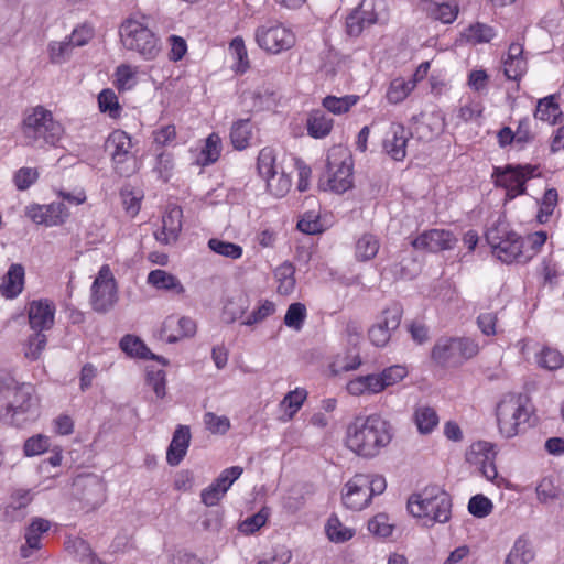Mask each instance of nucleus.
Instances as JSON below:
<instances>
[{
  "mask_svg": "<svg viewBox=\"0 0 564 564\" xmlns=\"http://www.w3.org/2000/svg\"><path fill=\"white\" fill-rule=\"evenodd\" d=\"M391 426L380 415L356 417L347 427L346 444L364 458L376 457L392 438Z\"/></svg>",
  "mask_w": 564,
  "mask_h": 564,
  "instance_id": "nucleus-1",
  "label": "nucleus"
},
{
  "mask_svg": "<svg viewBox=\"0 0 564 564\" xmlns=\"http://www.w3.org/2000/svg\"><path fill=\"white\" fill-rule=\"evenodd\" d=\"M22 132L28 144L42 148L46 144L56 145L64 133V129L58 121L54 120L50 110L37 106L25 113L22 121Z\"/></svg>",
  "mask_w": 564,
  "mask_h": 564,
  "instance_id": "nucleus-2",
  "label": "nucleus"
},
{
  "mask_svg": "<svg viewBox=\"0 0 564 564\" xmlns=\"http://www.w3.org/2000/svg\"><path fill=\"white\" fill-rule=\"evenodd\" d=\"M408 510L414 517L429 518L432 523H446L451 519L452 498L437 486L426 487L409 498Z\"/></svg>",
  "mask_w": 564,
  "mask_h": 564,
  "instance_id": "nucleus-3",
  "label": "nucleus"
},
{
  "mask_svg": "<svg viewBox=\"0 0 564 564\" xmlns=\"http://www.w3.org/2000/svg\"><path fill=\"white\" fill-rule=\"evenodd\" d=\"M486 240L491 246L494 253L505 263H527L528 256L523 254L524 239L508 225L498 221L486 232Z\"/></svg>",
  "mask_w": 564,
  "mask_h": 564,
  "instance_id": "nucleus-4",
  "label": "nucleus"
},
{
  "mask_svg": "<svg viewBox=\"0 0 564 564\" xmlns=\"http://www.w3.org/2000/svg\"><path fill=\"white\" fill-rule=\"evenodd\" d=\"M479 351L478 343L469 337H442L431 351L432 360L441 367H457L475 357Z\"/></svg>",
  "mask_w": 564,
  "mask_h": 564,
  "instance_id": "nucleus-5",
  "label": "nucleus"
},
{
  "mask_svg": "<svg viewBox=\"0 0 564 564\" xmlns=\"http://www.w3.org/2000/svg\"><path fill=\"white\" fill-rule=\"evenodd\" d=\"M539 167L538 164H507L494 167L491 176L496 187L506 189V199L512 200L527 194V182L540 175Z\"/></svg>",
  "mask_w": 564,
  "mask_h": 564,
  "instance_id": "nucleus-6",
  "label": "nucleus"
},
{
  "mask_svg": "<svg viewBox=\"0 0 564 564\" xmlns=\"http://www.w3.org/2000/svg\"><path fill=\"white\" fill-rule=\"evenodd\" d=\"M347 492L343 495V503L346 508L359 511L366 508L373 496L381 495L387 482L381 475L357 474L347 484Z\"/></svg>",
  "mask_w": 564,
  "mask_h": 564,
  "instance_id": "nucleus-7",
  "label": "nucleus"
},
{
  "mask_svg": "<svg viewBox=\"0 0 564 564\" xmlns=\"http://www.w3.org/2000/svg\"><path fill=\"white\" fill-rule=\"evenodd\" d=\"M119 33L123 46L137 51L145 59H154L160 52L156 35L137 20H126L121 24Z\"/></svg>",
  "mask_w": 564,
  "mask_h": 564,
  "instance_id": "nucleus-8",
  "label": "nucleus"
},
{
  "mask_svg": "<svg viewBox=\"0 0 564 564\" xmlns=\"http://www.w3.org/2000/svg\"><path fill=\"white\" fill-rule=\"evenodd\" d=\"M118 302V288L108 265H102L91 285L93 310L105 314Z\"/></svg>",
  "mask_w": 564,
  "mask_h": 564,
  "instance_id": "nucleus-9",
  "label": "nucleus"
},
{
  "mask_svg": "<svg viewBox=\"0 0 564 564\" xmlns=\"http://www.w3.org/2000/svg\"><path fill=\"white\" fill-rule=\"evenodd\" d=\"M256 41L262 50L278 54L294 46L295 35L281 23L269 22L257 29Z\"/></svg>",
  "mask_w": 564,
  "mask_h": 564,
  "instance_id": "nucleus-10",
  "label": "nucleus"
},
{
  "mask_svg": "<svg viewBox=\"0 0 564 564\" xmlns=\"http://www.w3.org/2000/svg\"><path fill=\"white\" fill-rule=\"evenodd\" d=\"M32 387L21 384L14 389L13 400L7 406V414H10L14 420L15 416L23 415L18 419L14 424L17 427H22L25 423L33 421L37 415L36 403L32 398Z\"/></svg>",
  "mask_w": 564,
  "mask_h": 564,
  "instance_id": "nucleus-11",
  "label": "nucleus"
},
{
  "mask_svg": "<svg viewBox=\"0 0 564 564\" xmlns=\"http://www.w3.org/2000/svg\"><path fill=\"white\" fill-rule=\"evenodd\" d=\"M527 415V408L523 402L522 394L517 398L505 399L497 405V422L500 433L507 438L513 437L521 432L519 422H513L509 417L510 415Z\"/></svg>",
  "mask_w": 564,
  "mask_h": 564,
  "instance_id": "nucleus-12",
  "label": "nucleus"
},
{
  "mask_svg": "<svg viewBox=\"0 0 564 564\" xmlns=\"http://www.w3.org/2000/svg\"><path fill=\"white\" fill-rule=\"evenodd\" d=\"M25 215L37 225L52 227L64 224L69 213L65 204L58 202L47 205L32 204L25 208Z\"/></svg>",
  "mask_w": 564,
  "mask_h": 564,
  "instance_id": "nucleus-13",
  "label": "nucleus"
},
{
  "mask_svg": "<svg viewBox=\"0 0 564 564\" xmlns=\"http://www.w3.org/2000/svg\"><path fill=\"white\" fill-rule=\"evenodd\" d=\"M326 167L328 170L327 178L321 177L318 181V188L321 191L343 194L352 187V163L350 158L349 162L344 160L335 172H332L333 164L330 161H327Z\"/></svg>",
  "mask_w": 564,
  "mask_h": 564,
  "instance_id": "nucleus-14",
  "label": "nucleus"
},
{
  "mask_svg": "<svg viewBox=\"0 0 564 564\" xmlns=\"http://www.w3.org/2000/svg\"><path fill=\"white\" fill-rule=\"evenodd\" d=\"M457 238L448 230L430 229L411 241V246L416 250L429 252H438L449 250L455 247Z\"/></svg>",
  "mask_w": 564,
  "mask_h": 564,
  "instance_id": "nucleus-15",
  "label": "nucleus"
},
{
  "mask_svg": "<svg viewBox=\"0 0 564 564\" xmlns=\"http://www.w3.org/2000/svg\"><path fill=\"white\" fill-rule=\"evenodd\" d=\"M378 20L373 9V0H362L346 18V32L349 36H359L366 28Z\"/></svg>",
  "mask_w": 564,
  "mask_h": 564,
  "instance_id": "nucleus-16",
  "label": "nucleus"
},
{
  "mask_svg": "<svg viewBox=\"0 0 564 564\" xmlns=\"http://www.w3.org/2000/svg\"><path fill=\"white\" fill-rule=\"evenodd\" d=\"M55 304L50 300H34L29 303L28 317L35 332L51 329L54 325Z\"/></svg>",
  "mask_w": 564,
  "mask_h": 564,
  "instance_id": "nucleus-17",
  "label": "nucleus"
},
{
  "mask_svg": "<svg viewBox=\"0 0 564 564\" xmlns=\"http://www.w3.org/2000/svg\"><path fill=\"white\" fill-rule=\"evenodd\" d=\"M412 132L401 123H391L383 149L395 161H402L406 155V144Z\"/></svg>",
  "mask_w": 564,
  "mask_h": 564,
  "instance_id": "nucleus-18",
  "label": "nucleus"
},
{
  "mask_svg": "<svg viewBox=\"0 0 564 564\" xmlns=\"http://www.w3.org/2000/svg\"><path fill=\"white\" fill-rule=\"evenodd\" d=\"M74 485L79 491L78 498L87 506L95 508L105 500V485L98 477H79Z\"/></svg>",
  "mask_w": 564,
  "mask_h": 564,
  "instance_id": "nucleus-19",
  "label": "nucleus"
},
{
  "mask_svg": "<svg viewBox=\"0 0 564 564\" xmlns=\"http://www.w3.org/2000/svg\"><path fill=\"white\" fill-rule=\"evenodd\" d=\"M183 210L178 206L170 208L162 217V229L154 234L155 239L162 243L175 241L182 229Z\"/></svg>",
  "mask_w": 564,
  "mask_h": 564,
  "instance_id": "nucleus-20",
  "label": "nucleus"
},
{
  "mask_svg": "<svg viewBox=\"0 0 564 564\" xmlns=\"http://www.w3.org/2000/svg\"><path fill=\"white\" fill-rule=\"evenodd\" d=\"M191 442V431L186 425H178L173 433L172 441L166 451V462L170 466H177L186 455Z\"/></svg>",
  "mask_w": 564,
  "mask_h": 564,
  "instance_id": "nucleus-21",
  "label": "nucleus"
},
{
  "mask_svg": "<svg viewBox=\"0 0 564 564\" xmlns=\"http://www.w3.org/2000/svg\"><path fill=\"white\" fill-rule=\"evenodd\" d=\"M25 269L20 263H12L2 275V296L8 300L18 297L24 290Z\"/></svg>",
  "mask_w": 564,
  "mask_h": 564,
  "instance_id": "nucleus-22",
  "label": "nucleus"
},
{
  "mask_svg": "<svg viewBox=\"0 0 564 564\" xmlns=\"http://www.w3.org/2000/svg\"><path fill=\"white\" fill-rule=\"evenodd\" d=\"M33 496L29 489H17L10 496V502L6 506L7 520L22 521L26 517V507L32 502Z\"/></svg>",
  "mask_w": 564,
  "mask_h": 564,
  "instance_id": "nucleus-23",
  "label": "nucleus"
},
{
  "mask_svg": "<svg viewBox=\"0 0 564 564\" xmlns=\"http://www.w3.org/2000/svg\"><path fill=\"white\" fill-rule=\"evenodd\" d=\"M422 9L426 15L435 21L449 24L455 21L459 12L458 4L455 2H435L433 0H424Z\"/></svg>",
  "mask_w": 564,
  "mask_h": 564,
  "instance_id": "nucleus-24",
  "label": "nucleus"
},
{
  "mask_svg": "<svg viewBox=\"0 0 564 564\" xmlns=\"http://www.w3.org/2000/svg\"><path fill=\"white\" fill-rule=\"evenodd\" d=\"M379 375L360 376L350 380L347 384V391L352 395H361L366 392L378 393L384 390Z\"/></svg>",
  "mask_w": 564,
  "mask_h": 564,
  "instance_id": "nucleus-25",
  "label": "nucleus"
},
{
  "mask_svg": "<svg viewBox=\"0 0 564 564\" xmlns=\"http://www.w3.org/2000/svg\"><path fill=\"white\" fill-rule=\"evenodd\" d=\"M147 282L158 290L173 291L176 294L185 292L184 286L175 275L161 269L152 270L148 274Z\"/></svg>",
  "mask_w": 564,
  "mask_h": 564,
  "instance_id": "nucleus-26",
  "label": "nucleus"
},
{
  "mask_svg": "<svg viewBox=\"0 0 564 564\" xmlns=\"http://www.w3.org/2000/svg\"><path fill=\"white\" fill-rule=\"evenodd\" d=\"M497 452L491 443L478 441L473 443L466 453V460L469 464L481 466L490 459H495Z\"/></svg>",
  "mask_w": 564,
  "mask_h": 564,
  "instance_id": "nucleus-27",
  "label": "nucleus"
},
{
  "mask_svg": "<svg viewBox=\"0 0 564 564\" xmlns=\"http://www.w3.org/2000/svg\"><path fill=\"white\" fill-rule=\"evenodd\" d=\"M333 122V119L326 116L323 110H315L307 119V132L315 139L324 138L330 132Z\"/></svg>",
  "mask_w": 564,
  "mask_h": 564,
  "instance_id": "nucleus-28",
  "label": "nucleus"
},
{
  "mask_svg": "<svg viewBox=\"0 0 564 564\" xmlns=\"http://www.w3.org/2000/svg\"><path fill=\"white\" fill-rule=\"evenodd\" d=\"M534 558V551L529 540L520 536L507 555L505 564H529Z\"/></svg>",
  "mask_w": 564,
  "mask_h": 564,
  "instance_id": "nucleus-29",
  "label": "nucleus"
},
{
  "mask_svg": "<svg viewBox=\"0 0 564 564\" xmlns=\"http://www.w3.org/2000/svg\"><path fill=\"white\" fill-rule=\"evenodd\" d=\"M562 115L558 104L555 102L553 95L544 97L538 101L534 118L542 121H550L552 124L557 123L558 117Z\"/></svg>",
  "mask_w": 564,
  "mask_h": 564,
  "instance_id": "nucleus-30",
  "label": "nucleus"
},
{
  "mask_svg": "<svg viewBox=\"0 0 564 564\" xmlns=\"http://www.w3.org/2000/svg\"><path fill=\"white\" fill-rule=\"evenodd\" d=\"M107 148H113L111 159L124 156L126 154H132V141L129 134L122 130H116L109 134L106 141Z\"/></svg>",
  "mask_w": 564,
  "mask_h": 564,
  "instance_id": "nucleus-31",
  "label": "nucleus"
},
{
  "mask_svg": "<svg viewBox=\"0 0 564 564\" xmlns=\"http://www.w3.org/2000/svg\"><path fill=\"white\" fill-rule=\"evenodd\" d=\"M403 315V307L400 303L394 302L381 313V319L373 326H381L388 333H392L398 329Z\"/></svg>",
  "mask_w": 564,
  "mask_h": 564,
  "instance_id": "nucleus-32",
  "label": "nucleus"
},
{
  "mask_svg": "<svg viewBox=\"0 0 564 564\" xmlns=\"http://www.w3.org/2000/svg\"><path fill=\"white\" fill-rule=\"evenodd\" d=\"M251 124L249 119H240L234 122L230 130V140L235 149L243 150L249 145Z\"/></svg>",
  "mask_w": 564,
  "mask_h": 564,
  "instance_id": "nucleus-33",
  "label": "nucleus"
},
{
  "mask_svg": "<svg viewBox=\"0 0 564 564\" xmlns=\"http://www.w3.org/2000/svg\"><path fill=\"white\" fill-rule=\"evenodd\" d=\"M414 421L421 434H429L438 424V415L433 408L421 406L414 412Z\"/></svg>",
  "mask_w": 564,
  "mask_h": 564,
  "instance_id": "nucleus-34",
  "label": "nucleus"
},
{
  "mask_svg": "<svg viewBox=\"0 0 564 564\" xmlns=\"http://www.w3.org/2000/svg\"><path fill=\"white\" fill-rule=\"evenodd\" d=\"M122 351L133 358H140L148 360L150 349L147 347L144 341L133 335H124L119 343Z\"/></svg>",
  "mask_w": 564,
  "mask_h": 564,
  "instance_id": "nucleus-35",
  "label": "nucleus"
},
{
  "mask_svg": "<svg viewBox=\"0 0 564 564\" xmlns=\"http://www.w3.org/2000/svg\"><path fill=\"white\" fill-rule=\"evenodd\" d=\"M379 250V241L371 234H365L356 243V257L360 261H368L376 257Z\"/></svg>",
  "mask_w": 564,
  "mask_h": 564,
  "instance_id": "nucleus-36",
  "label": "nucleus"
},
{
  "mask_svg": "<svg viewBox=\"0 0 564 564\" xmlns=\"http://www.w3.org/2000/svg\"><path fill=\"white\" fill-rule=\"evenodd\" d=\"M414 83L411 80L405 82L403 78H394L387 91V99L390 104H399L403 101L408 95L413 90Z\"/></svg>",
  "mask_w": 564,
  "mask_h": 564,
  "instance_id": "nucleus-37",
  "label": "nucleus"
},
{
  "mask_svg": "<svg viewBox=\"0 0 564 564\" xmlns=\"http://www.w3.org/2000/svg\"><path fill=\"white\" fill-rule=\"evenodd\" d=\"M558 194L555 188H547L540 203V209L536 214V221L545 224L552 216L555 206L557 205Z\"/></svg>",
  "mask_w": 564,
  "mask_h": 564,
  "instance_id": "nucleus-38",
  "label": "nucleus"
},
{
  "mask_svg": "<svg viewBox=\"0 0 564 564\" xmlns=\"http://www.w3.org/2000/svg\"><path fill=\"white\" fill-rule=\"evenodd\" d=\"M358 96L347 95L344 97L327 96L323 99V106L335 115L347 112L357 101Z\"/></svg>",
  "mask_w": 564,
  "mask_h": 564,
  "instance_id": "nucleus-39",
  "label": "nucleus"
},
{
  "mask_svg": "<svg viewBox=\"0 0 564 564\" xmlns=\"http://www.w3.org/2000/svg\"><path fill=\"white\" fill-rule=\"evenodd\" d=\"M326 533L330 541L343 543L354 536V530L343 525L337 517H330L326 524Z\"/></svg>",
  "mask_w": 564,
  "mask_h": 564,
  "instance_id": "nucleus-40",
  "label": "nucleus"
},
{
  "mask_svg": "<svg viewBox=\"0 0 564 564\" xmlns=\"http://www.w3.org/2000/svg\"><path fill=\"white\" fill-rule=\"evenodd\" d=\"M464 35L468 42H473L475 44L488 43L495 36V31L491 26L485 23L476 22L468 26Z\"/></svg>",
  "mask_w": 564,
  "mask_h": 564,
  "instance_id": "nucleus-41",
  "label": "nucleus"
},
{
  "mask_svg": "<svg viewBox=\"0 0 564 564\" xmlns=\"http://www.w3.org/2000/svg\"><path fill=\"white\" fill-rule=\"evenodd\" d=\"M257 169L259 174L264 178H269L276 174L275 171V155L271 148H263L258 155Z\"/></svg>",
  "mask_w": 564,
  "mask_h": 564,
  "instance_id": "nucleus-42",
  "label": "nucleus"
},
{
  "mask_svg": "<svg viewBox=\"0 0 564 564\" xmlns=\"http://www.w3.org/2000/svg\"><path fill=\"white\" fill-rule=\"evenodd\" d=\"M306 318V306L303 303L295 302L289 305L285 316L284 324L295 330H300L303 327Z\"/></svg>",
  "mask_w": 564,
  "mask_h": 564,
  "instance_id": "nucleus-43",
  "label": "nucleus"
},
{
  "mask_svg": "<svg viewBox=\"0 0 564 564\" xmlns=\"http://www.w3.org/2000/svg\"><path fill=\"white\" fill-rule=\"evenodd\" d=\"M221 140L218 134L212 133L205 141V147L200 152V160L204 165L215 163L220 155Z\"/></svg>",
  "mask_w": 564,
  "mask_h": 564,
  "instance_id": "nucleus-44",
  "label": "nucleus"
},
{
  "mask_svg": "<svg viewBox=\"0 0 564 564\" xmlns=\"http://www.w3.org/2000/svg\"><path fill=\"white\" fill-rule=\"evenodd\" d=\"M208 247L214 252L230 259H239L242 256V248L239 245L217 238L209 239Z\"/></svg>",
  "mask_w": 564,
  "mask_h": 564,
  "instance_id": "nucleus-45",
  "label": "nucleus"
},
{
  "mask_svg": "<svg viewBox=\"0 0 564 564\" xmlns=\"http://www.w3.org/2000/svg\"><path fill=\"white\" fill-rule=\"evenodd\" d=\"M540 367L547 370H557L564 365V357L557 349L545 347L538 356Z\"/></svg>",
  "mask_w": 564,
  "mask_h": 564,
  "instance_id": "nucleus-46",
  "label": "nucleus"
},
{
  "mask_svg": "<svg viewBox=\"0 0 564 564\" xmlns=\"http://www.w3.org/2000/svg\"><path fill=\"white\" fill-rule=\"evenodd\" d=\"M50 528V521L43 518H35L26 528L25 540L30 542L31 546H36V543L41 544V535L47 532Z\"/></svg>",
  "mask_w": 564,
  "mask_h": 564,
  "instance_id": "nucleus-47",
  "label": "nucleus"
},
{
  "mask_svg": "<svg viewBox=\"0 0 564 564\" xmlns=\"http://www.w3.org/2000/svg\"><path fill=\"white\" fill-rule=\"evenodd\" d=\"M494 505L489 498L478 494L473 496L468 502V511L476 518H485L491 513Z\"/></svg>",
  "mask_w": 564,
  "mask_h": 564,
  "instance_id": "nucleus-48",
  "label": "nucleus"
},
{
  "mask_svg": "<svg viewBox=\"0 0 564 564\" xmlns=\"http://www.w3.org/2000/svg\"><path fill=\"white\" fill-rule=\"evenodd\" d=\"M269 517V511L264 507L259 512L246 518L240 524H239V531L245 534H253L257 532L260 528H262Z\"/></svg>",
  "mask_w": 564,
  "mask_h": 564,
  "instance_id": "nucleus-49",
  "label": "nucleus"
},
{
  "mask_svg": "<svg viewBox=\"0 0 564 564\" xmlns=\"http://www.w3.org/2000/svg\"><path fill=\"white\" fill-rule=\"evenodd\" d=\"M98 106L101 112H108L112 118L119 113L120 106L112 89H102L98 96Z\"/></svg>",
  "mask_w": 564,
  "mask_h": 564,
  "instance_id": "nucleus-50",
  "label": "nucleus"
},
{
  "mask_svg": "<svg viewBox=\"0 0 564 564\" xmlns=\"http://www.w3.org/2000/svg\"><path fill=\"white\" fill-rule=\"evenodd\" d=\"M48 448L50 438L45 435L37 434L29 437L24 442L23 452L25 456L32 457L45 453Z\"/></svg>",
  "mask_w": 564,
  "mask_h": 564,
  "instance_id": "nucleus-51",
  "label": "nucleus"
},
{
  "mask_svg": "<svg viewBox=\"0 0 564 564\" xmlns=\"http://www.w3.org/2000/svg\"><path fill=\"white\" fill-rule=\"evenodd\" d=\"M516 145L519 150L525 148L535 139V133L531 129V121L529 118H523L518 122L517 130L514 131Z\"/></svg>",
  "mask_w": 564,
  "mask_h": 564,
  "instance_id": "nucleus-52",
  "label": "nucleus"
},
{
  "mask_svg": "<svg viewBox=\"0 0 564 564\" xmlns=\"http://www.w3.org/2000/svg\"><path fill=\"white\" fill-rule=\"evenodd\" d=\"M39 178V172L34 167H21L13 175V183L19 191L28 189Z\"/></svg>",
  "mask_w": 564,
  "mask_h": 564,
  "instance_id": "nucleus-53",
  "label": "nucleus"
},
{
  "mask_svg": "<svg viewBox=\"0 0 564 564\" xmlns=\"http://www.w3.org/2000/svg\"><path fill=\"white\" fill-rule=\"evenodd\" d=\"M265 181L268 189L276 197H283L290 191L292 185L290 176L284 172H282L279 177L274 174V176H271Z\"/></svg>",
  "mask_w": 564,
  "mask_h": 564,
  "instance_id": "nucleus-54",
  "label": "nucleus"
},
{
  "mask_svg": "<svg viewBox=\"0 0 564 564\" xmlns=\"http://www.w3.org/2000/svg\"><path fill=\"white\" fill-rule=\"evenodd\" d=\"M547 234L545 231H536L524 239L523 254L528 256V262L540 251L545 243Z\"/></svg>",
  "mask_w": 564,
  "mask_h": 564,
  "instance_id": "nucleus-55",
  "label": "nucleus"
},
{
  "mask_svg": "<svg viewBox=\"0 0 564 564\" xmlns=\"http://www.w3.org/2000/svg\"><path fill=\"white\" fill-rule=\"evenodd\" d=\"M166 375L164 370H148L147 371V383L152 388L155 395L159 399H163L166 394Z\"/></svg>",
  "mask_w": 564,
  "mask_h": 564,
  "instance_id": "nucleus-56",
  "label": "nucleus"
},
{
  "mask_svg": "<svg viewBox=\"0 0 564 564\" xmlns=\"http://www.w3.org/2000/svg\"><path fill=\"white\" fill-rule=\"evenodd\" d=\"M294 272L295 269L291 263H283L276 269V275L280 279V285H279V292L288 293L291 290H293L295 285V279H294Z\"/></svg>",
  "mask_w": 564,
  "mask_h": 564,
  "instance_id": "nucleus-57",
  "label": "nucleus"
},
{
  "mask_svg": "<svg viewBox=\"0 0 564 564\" xmlns=\"http://www.w3.org/2000/svg\"><path fill=\"white\" fill-rule=\"evenodd\" d=\"M243 469L239 466H232L226 468L220 475L214 480L215 486L219 487L224 494L228 491L231 485L240 477Z\"/></svg>",
  "mask_w": 564,
  "mask_h": 564,
  "instance_id": "nucleus-58",
  "label": "nucleus"
},
{
  "mask_svg": "<svg viewBox=\"0 0 564 564\" xmlns=\"http://www.w3.org/2000/svg\"><path fill=\"white\" fill-rule=\"evenodd\" d=\"M46 343L47 339L43 332H35L29 337L25 357L32 360H36L45 348Z\"/></svg>",
  "mask_w": 564,
  "mask_h": 564,
  "instance_id": "nucleus-59",
  "label": "nucleus"
},
{
  "mask_svg": "<svg viewBox=\"0 0 564 564\" xmlns=\"http://www.w3.org/2000/svg\"><path fill=\"white\" fill-rule=\"evenodd\" d=\"M408 375V370L404 366L394 365L391 367H388L383 369L380 372V380L383 383L384 389L394 386L395 383L400 382L403 378H405Z\"/></svg>",
  "mask_w": 564,
  "mask_h": 564,
  "instance_id": "nucleus-60",
  "label": "nucleus"
},
{
  "mask_svg": "<svg viewBox=\"0 0 564 564\" xmlns=\"http://www.w3.org/2000/svg\"><path fill=\"white\" fill-rule=\"evenodd\" d=\"M388 517L384 513L375 516L368 522V530L378 536L387 538L390 536L393 530V525L389 524Z\"/></svg>",
  "mask_w": 564,
  "mask_h": 564,
  "instance_id": "nucleus-61",
  "label": "nucleus"
},
{
  "mask_svg": "<svg viewBox=\"0 0 564 564\" xmlns=\"http://www.w3.org/2000/svg\"><path fill=\"white\" fill-rule=\"evenodd\" d=\"M116 172L120 176H130L134 174L138 170L137 158L134 154H126L124 156H117V159H112Z\"/></svg>",
  "mask_w": 564,
  "mask_h": 564,
  "instance_id": "nucleus-62",
  "label": "nucleus"
},
{
  "mask_svg": "<svg viewBox=\"0 0 564 564\" xmlns=\"http://www.w3.org/2000/svg\"><path fill=\"white\" fill-rule=\"evenodd\" d=\"M204 421L207 429L214 434H225L230 427V421L227 416H217L213 412H207Z\"/></svg>",
  "mask_w": 564,
  "mask_h": 564,
  "instance_id": "nucleus-63",
  "label": "nucleus"
},
{
  "mask_svg": "<svg viewBox=\"0 0 564 564\" xmlns=\"http://www.w3.org/2000/svg\"><path fill=\"white\" fill-rule=\"evenodd\" d=\"M306 391L304 389H295L285 394L282 405H285L290 409L289 416L292 417L299 409L302 406L304 400L306 399Z\"/></svg>",
  "mask_w": 564,
  "mask_h": 564,
  "instance_id": "nucleus-64",
  "label": "nucleus"
}]
</instances>
